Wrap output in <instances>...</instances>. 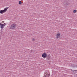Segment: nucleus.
I'll list each match as a JSON object with an SVG mask.
<instances>
[{
    "mask_svg": "<svg viewBox=\"0 0 77 77\" xmlns=\"http://www.w3.org/2000/svg\"><path fill=\"white\" fill-rule=\"evenodd\" d=\"M5 23V22H4V21H2V23Z\"/></svg>",
    "mask_w": 77,
    "mask_h": 77,
    "instance_id": "nucleus-10",
    "label": "nucleus"
},
{
    "mask_svg": "<svg viewBox=\"0 0 77 77\" xmlns=\"http://www.w3.org/2000/svg\"><path fill=\"white\" fill-rule=\"evenodd\" d=\"M8 8H5L4 10H1L0 11V13L1 14H3L5 13V12L7 11V10H8Z\"/></svg>",
    "mask_w": 77,
    "mask_h": 77,
    "instance_id": "nucleus-2",
    "label": "nucleus"
},
{
    "mask_svg": "<svg viewBox=\"0 0 77 77\" xmlns=\"http://www.w3.org/2000/svg\"><path fill=\"white\" fill-rule=\"evenodd\" d=\"M60 32H58L57 33H56V36L55 37L56 39H58L60 37Z\"/></svg>",
    "mask_w": 77,
    "mask_h": 77,
    "instance_id": "nucleus-4",
    "label": "nucleus"
},
{
    "mask_svg": "<svg viewBox=\"0 0 77 77\" xmlns=\"http://www.w3.org/2000/svg\"><path fill=\"white\" fill-rule=\"evenodd\" d=\"M11 29H14L16 27V24L15 23L12 24L10 26Z\"/></svg>",
    "mask_w": 77,
    "mask_h": 77,
    "instance_id": "nucleus-3",
    "label": "nucleus"
},
{
    "mask_svg": "<svg viewBox=\"0 0 77 77\" xmlns=\"http://www.w3.org/2000/svg\"><path fill=\"white\" fill-rule=\"evenodd\" d=\"M77 12V10H74L73 11V13H75Z\"/></svg>",
    "mask_w": 77,
    "mask_h": 77,
    "instance_id": "nucleus-8",
    "label": "nucleus"
},
{
    "mask_svg": "<svg viewBox=\"0 0 77 77\" xmlns=\"http://www.w3.org/2000/svg\"><path fill=\"white\" fill-rule=\"evenodd\" d=\"M6 24L5 23L4 24H2L1 23H0V26L1 29H3L4 27H5V26L6 25Z\"/></svg>",
    "mask_w": 77,
    "mask_h": 77,
    "instance_id": "nucleus-6",
    "label": "nucleus"
},
{
    "mask_svg": "<svg viewBox=\"0 0 77 77\" xmlns=\"http://www.w3.org/2000/svg\"><path fill=\"white\" fill-rule=\"evenodd\" d=\"M42 56L44 59H45L47 57V53H44L42 54Z\"/></svg>",
    "mask_w": 77,
    "mask_h": 77,
    "instance_id": "nucleus-5",
    "label": "nucleus"
},
{
    "mask_svg": "<svg viewBox=\"0 0 77 77\" xmlns=\"http://www.w3.org/2000/svg\"><path fill=\"white\" fill-rule=\"evenodd\" d=\"M50 72H49V71L46 70L45 71V72L44 77H50Z\"/></svg>",
    "mask_w": 77,
    "mask_h": 77,
    "instance_id": "nucleus-1",
    "label": "nucleus"
},
{
    "mask_svg": "<svg viewBox=\"0 0 77 77\" xmlns=\"http://www.w3.org/2000/svg\"><path fill=\"white\" fill-rule=\"evenodd\" d=\"M19 5H22V2L21 1H20L19 2Z\"/></svg>",
    "mask_w": 77,
    "mask_h": 77,
    "instance_id": "nucleus-7",
    "label": "nucleus"
},
{
    "mask_svg": "<svg viewBox=\"0 0 77 77\" xmlns=\"http://www.w3.org/2000/svg\"><path fill=\"white\" fill-rule=\"evenodd\" d=\"M35 41V39L34 38H33L32 39V41Z\"/></svg>",
    "mask_w": 77,
    "mask_h": 77,
    "instance_id": "nucleus-9",
    "label": "nucleus"
}]
</instances>
